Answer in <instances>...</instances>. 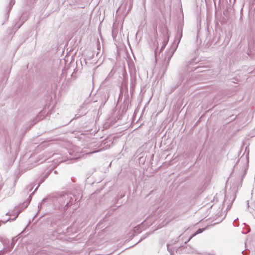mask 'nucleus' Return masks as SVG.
<instances>
[{"mask_svg": "<svg viewBox=\"0 0 255 255\" xmlns=\"http://www.w3.org/2000/svg\"><path fill=\"white\" fill-rule=\"evenodd\" d=\"M205 229L204 228H200L199 229H198L197 230V231L194 233V234H193L189 238L188 240H187L186 241H185L184 242V244H186L193 237H194V236H195L196 235H197V234H200L201 233H202L204 231Z\"/></svg>", "mask_w": 255, "mask_h": 255, "instance_id": "f03ea898", "label": "nucleus"}, {"mask_svg": "<svg viewBox=\"0 0 255 255\" xmlns=\"http://www.w3.org/2000/svg\"><path fill=\"white\" fill-rule=\"evenodd\" d=\"M8 15L7 14H6V19H8Z\"/></svg>", "mask_w": 255, "mask_h": 255, "instance_id": "0eeeda50", "label": "nucleus"}, {"mask_svg": "<svg viewBox=\"0 0 255 255\" xmlns=\"http://www.w3.org/2000/svg\"><path fill=\"white\" fill-rule=\"evenodd\" d=\"M183 253H185V254H193V251L192 249H191V252H184Z\"/></svg>", "mask_w": 255, "mask_h": 255, "instance_id": "20e7f679", "label": "nucleus"}, {"mask_svg": "<svg viewBox=\"0 0 255 255\" xmlns=\"http://www.w3.org/2000/svg\"><path fill=\"white\" fill-rule=\"evenodd\" d=\"M234 199H235V197H234V198H233V200H232L231 203L233 202V201L234 200ZM231 205H232V203H231L229 205H228L227 208V210H229L231 208Z\"/></svg>", "mask_w": 255, "mask_h": 255, "instance_id": "7ed1b4c3", "label": "nucleus"}, {"mask_svg": "<svg viewBox=\"0 0 255 255\" xmlns=\"http://www.w3.org/2000/svg\"><path fill=\"white\" fill-rule=\"evenodd\" d=\"M183 15H182V19L180 21L179 23V24H178V33H176V38L179 36V40L177 43V44H176V49L178 47V45L180 42V40L181 39L182 36V29H183Z\"/></svg>", "mask_w": 255, "mask_h": 255, "instance_id": "f257e3e1", "label": "nucleus"}, {"mask_svg": "<svg viewBox=\"0 0 255 255\" xmlns=\"http://www.w3.org/2000/svg\"><path fill=\"white\" fill-rule=\"evenodd\" d=\"M227 196H226V197H225V201H224V205H225V204H226V201H227Z\"/></svg>", "mask_w": 255, "mask_h": 255, "instance_id": "423d86ee", "label": "nucleus"}, {"mask_svg": "<svg viewBox=\"0 0 255 255\" xmlns=\"http://www.w3.org/2000/svg\"><path fill=\"white\" fill-rule=\"evenodd\" d=\"M193 62V60H192V61H189V62H188V63H189V65H191V64H192Z\"/></svg>", "mask_w": 255, "mask_h": 255, "instance_id": "39448f33", "label": "nucleus"}]
</instances>
